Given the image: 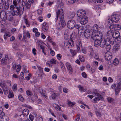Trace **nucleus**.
I'll return each mask as SVG.
<instances>
[{"mask_svg":"<svg viewBox=\"0 0 121 121\" xmlns=\"http://www.w3.org/2000/svg\"><path fill=\"white\" fill-rule=\"evenodd\" d=\"M29 110L27 109H24L22 111V113L24 116H26L29 114Z\"/></svg>","mask_w":121,"mask_h":121,"instance_id":"25","label":"nucleus"},{"mask_svg":"<svg viewBox=\"0 0 121 121\" xmlns=\"http://www.w3.org/2000/svg\"><path fill=\"white\" fill-rule=\"evenodd\" d=\"M105 49L107 51H109L111 48V46L110 45H106L105 46Z\"/></svg>","mask_w":121,"mask_h":121,"instance_id":"51","label":"nucleus"},{"mask_svg":"<svg viewBox=\"0 0 121 121\" xmlns=\"http://www.w3.org/2000/svg\"><path fill=\"white\" fill-rule=\"evenodd\" d=\"M50 63L52 64H55L56 63V60L53 58L50 61Z\"/></svg>","mask_w":121,"mask_h":121,"instance_id":"46","label":"nucleus"},{"mask_svg":"<svg viewBox=\"0 0 121 121\" xmlns=\"http://www.w3.org/2000/svg\"><path fill=\"white\" fill-rule=\"evenodd\" d=\"M9 119L8 117L3 115L1 117V121H9Z\"/></svg>","mask_w":121,"mask_h":121,"instance_id":"26","label":"nucleus"},{"mask_svg":"<svg viewBox=\"0 0 121 121\" xmlns=\"http://www.w3.org/2000/svg\"><path fill=\"white\" fill-rule=\"evenodd\" d=\"M16 7H17V6H14L13 5H11L10 7V9L11 10L13 11V12L15 9V8Z\"/></svg>","mask_w":121,"mask_h":121,"instance_id":"47","label":"nucleus"},{"mask_svg":"<svg viewBox=\"0 0 121 121\" xmlns=\"http://www.w3.org/2000/svg\"><path fill=\"white\" fill-rule=\"evenodd\" d=\"M7 18L8 21H10L13 19V17L11 15H9L8 14L7 15Z\"/></svg>","mask_w":121,"mask_h":121,"instance_id":"39","label":"nucleus"},{"mask_svg":"<svg viewBox=\"0 0 121 121\" xmlns=\"http://www.w3.org/2000/svg\"><path fill=\"white\" fill-rule=\"evenodd\" d=\"M95 113L96 116L98 117H100L102 116V114L100 112V110L97 112H96Z\"/></svg>","mask_w":121,"mask_h":121,"instance_id":"44","label":"nucleus"},{"mask_svg":"<svg viewBox=\"0 0 121 121\" xmlns=\"http://www.w3.org/2000/svg\"><path fill=\"white\" fill-rule=\"evenodd\" d=\"M24 21L27 27H29L30 26L29 22L26 19H25Z\"/></svg>","mask_w":121,"mask_h":121,"instance_id":"50","label":"nucleus"},{"mask_svg":"<svg viewBox=\"0 0 121 121\" xmlns=\"http://www.w3.org/2000/svg\"><path fill=\"white\" fill-rule=\"evenodd\" d=\"M86 14V12L83 10H79L77 11V15L80 17H83Z\"/></svg>","mask_w":121,"mask_h":121,"instance_id":"9","label":"nucleus"},{"mask_svg":"<svg viewBox=\"0 0 121 121\" xmlns=\"http://www.w3.org/2000/svg\"><path fill=\"white\" fill-rule=\"evenodd\" d=\"M120 49V47L118 45H117L114 48V50L115 51V52L118 51Z\"/></svg>","mask_w":121,"mask_h":121,"instance_id":"48","label":"nucleus"},{"mask_svg":"<svg viewBox=\"0 0 121 121\" xmlns=\"http://www.w3.org/2000/svg\"><path fill=\"white\" fill-rule=\"evenodd\" d=\"M113 31L112 30H108L107 34V39H112Z\"/></svg>","mask_w":121,"mask_h":121,"instance_id":"16","label":"nucleus"},{"mask_svg":"<svg viewBox=\"0 0 121 121\" xmlns=\"http://www.w3.org/2000/svg\"><path fill=\"white\" fill-rule=\"evenodd\" d=\"M93 92L95 95L97 96V97L95 98L94 99L95 101H98L99 100L102 99L103 98L102 96L97 92V90H95Z\"/></svg>","mask_w":121,"mask_h":121,"instance_id":"8","label":"nucleus"},{"mask_svg":"<svg viewBox=\"0 0 121 121\" xmlns=\"http://www.w3.org/2000/svg\"><path fill=\"white\" fill-rule=\"evenodd\" d=\"M98 3H100L103 2V0H88L89 3L94 4L96 3V1Z\"/></svg>","mask_w":121,"mask_h":121,"instance_id":"24","label":"nucleus"},{"mask_svg":"<svg viewBox=\"0 0 121 121\" xmlns=\"http://www.w3.org/2000/svg\"><path fill=\"white\" fill-rule=\"evenodd\" d=\"M120 85V84H113L111 86L112 88H114L117 86L115 90L116 95H117L119 92L120 90H121Z\"/></svg>","mask_w":121,"mask_h":121,"instance_id":"6","label":"nucleus"},{"mask_svg":"<svg viewBox=\"0 0 121 121\" xmlns=\"http://www.w3.org/2000/svg\"><path fill=\"white\" fill-rule=\"evenodd\" d=\"M105 39H103L101 40V41L100 42V47L103 48L106 45L105 43Z\"/></svg>","mask_w":121,"mask_h":121,"instance_id":"23","label":"nucleus"},{"mask_svg":"<svg viewBox=\"0 0 121 121\" xmlns=\"http://www.w3.org/2000/svg\"><path fill=\"white\" fill-rule=\"evenodd\" d=\"M54 106H55L56 109L57 111H60L61 109V107L57 104H53Z\"/></svg>","mask_w":121,"mask_h":121,"instance_id":"36","label":"nucleus"},{"mask_svg":"<svg viewBox=\"0 0 121 121\" xmlns=\"http://www.w3.org/2000/svg\"><path fill=\"white\" fill-rule=\"evenodd\" d=\"M111 39H107V40H106V39H105V44L106 45H110V40Z\"/></svg>","mask_w":121,"mask_h":121,"instance_id":"42","label":"nucleus"},{"mask_svg":"<svg viewBox=\"0 0 121 121\" xmlns=\"http://www.w3.org/2000/svg\"><path fill=\"white\" fill-rule=\"evenodd\" d=\"M11 58L8 57L7 55H6L4 58L1 60V64L4 65L9 64L10 62L9 60Z\"/></svg>","mask_w":121,"mask_h":121,"instance_id":"7","label":"nucleus"},{"mask_svg":"<svg viewBox=\"0 0 121 121\" xmlns=\"http://www.w3.org/2000/svg\"><path fill=\"white\" fill-rule=\"evenodd\" d=\"M49 28L48 26L46 24V22H44L43 24L42 30L44 31H46L48 30Z\"/></svg>","mask_w":121,"mask_h":121,"instance_id":"19","label":"nucleus"},{"mask_svg":"<svg viewBox=\"0 0 121 121\" xmlns=\"http://www.w3.org/2000/svg\"><path fill=\"white\" fill-rule=\"evenodd\" d=\"M17 86L16 84H14L12 87L13 91H15L17 90Z\"/></svg>","mask_w":121,"mask_h":121,"instance_id":"56","label":"nucleus"},{"mask_svg":"<svg viewBox=\"0 0 121 121\" xmlns=\"http://www.w3.org/2000/svg\"><path fill=\"white\" fill-rule=\"evenodd\" d=\"M107 101L111 103L113 101L114 99L111 97H108L107 98Z\"/></svg>","mask_w":121,"mask_h":121,"instance_id":"52","label":"nucleus"},{"mask_svg":"<svg viewBox=\"0 0 121 121\" xmlns=\"http://www.w3.org/2000/svg\"><path fill=\"white\" fill-rule=\"evenodd\" d=\"M75 104V102H72L70 101H69L68 103V105L70 107L73 106Z\"/></svg>","mask_w":121,"mask_h":121,"instance_id":"35","label":"nucleus"},{"mask_svg":"<svg viewBox=\"0 0 121 121\" xmlns=\"http://www.w3.org/2000/svg\"><path fill=\"white\" fill-rule=\"evenodd\" d=\"M112 58V54L111 53L109 52L105 53V58L106 60H109L111 59Z\"/></svg>","mask_w":121,"mask_h":121,"instance_id":"14","label":"nucleus"},{"mask_svg":"<svg viewBox=\"0 0 121 121\" xmlns=\"http://www.w3.org/2000/svg\"><path fill=\"white\" fill-rule=\"evenodd\" d=\"M115 42L117 43H119L121 42V37L119 36L117 38L114 39Z\"/></svg>","mask_w":121,"mask_h":121,"instance_id":"34","label":"nucleus"},{"mask_svg":"<svg viewBox=\"0 0 121 121\" xmlns=\"http://www.w3.org/2000/svg\"><path fill=\"white\" fill-rule=\"evenodd\" d=\"M18 98L19 100L22 102H23L24 101L23 97L21 95H19Z\"/></svg>","mask_w":121,"mask_h":121,"instance_id":"49","label":"nucleus"},{"mask_svg":"<svg viewBox=\"0 0 121 121\" xmlns=\"http://www.w3.org/2000/svg\"><path fill=\"white\" fill-rule=\"evenodd\" d=\"M84 37L87 39L89 38L90 36L91 33L89 29H86L84 33Z\"/></svg>","mask_w":121,"mask_h":121,"instance_id":"15","label":"nucleus"},{"mask_svg":"<svg viewBox=\"0 0 121 121\" xmlns=\"http://www.w3.org/2000/svg\"><path fill=\"white\" fill-rule=\"evenodd\" d=\"M77 116L76 117V118L75 119V120L76 121H78L80 118V114H77Z\"/></svg>","mask_w":121,"mask_h":121,"instance_id":"53","label":"nucleus"},{"mask_svg":"<svg viewBox=\"0 0 121 121\" xmlns=\"http://www.w3.org/2000/svg\"><path fill=\"white\" fill-rule=\"evenodd\" d=\"M56 20L59 18L60 20L64 19V11L62 9H58L56 12Z\"/></svg>","mask_w":121,"mask_h":121,"instance_id":"2","label":"nucleus"},{"mask_svg":"<svg viewBox=\"0 0 121 121\" xmlns=\"http://www.w3.org/2000/svg\"><path fill=\"white\" fill-rule=\"evenodd\" d=\"M75 24V21L73 20H71L68 22L67 26L69 29H72L74 27Z\"/></svg>","mask_w":121,"mask_h":121,"instance_id":"5","label":"nucleus"},{"mask_svg":"<svg viewBox=\"0 0 121 121\" xmlns=\"http://www.w3.org/2000/svg\"><path fill=\"white\" fill-rule=\"evenodd\" d=\"M75 14V13L74 12H70L67 14V17L69 19L72 18L74 17Z\"/></svg>","mask_w":121,"mask_h":121,"instance_id":"18","label":"nucleus"},{"mask_svg":"<svg viewBox=\"0 0 121 121\" xmlns=\"http://www.w3.org/2000/svg\"><path fill=\"white\" fill-rule=\"evenodd\" d=\"M94 58L95 59L97 60H99V56L96 53H95L94 54Z\"/></svg>","mask_w":121,"mask_h":121,"instance_id":"40","label":"nucleus"},{"mask_svg":"<svg viewBox=\"0 0 121 121\" xmlns=\"http://www.w3.org/2000/svg\"><path fill=\"white\" fill-rule=\"evenodd\" d=\"M22 106L26 108H28L29 109H31V107L29 105L26 104H22Z\"/></svg>","mask_w":121,"mask_h":121,"instance_id":"54","label":"nucleus"},{"mask_svg":"<svg viewBox=\"0 0 121 121\" xmlns=\"http://www.w3.org/2000/svg\"><path fill=\"white\" fill-rule=\"evenodd\" d=\"M103 35L102 34H99L93 32L91 35V38L92 39L95 40H100L102 37Z\"/></svg>","mask_w":121,"mask_h":121,"instance_id":"3","label":"nucleus"},{"mask_svg":"<svg viewBox=\"0 0 121 121\" xmlns=\"http://www.w3.org/2000/svg\"><path fill=\"white\" fill-rule=\"evenodd\" d=\"M118 63L119 60L117 58H115L113 62V63L114 65H117L118 64Z\"/></svg>","mask_w":121,"mask_h":121,"instance_id":"38","label":"nucleus"},{"mask_svg":"<svg viewBox=\"0 0 121 121\" xmlns=\"http://www.w3.org/2000/svg\"><path fill=\"white\" fill-rule=\"evenodd\" d=\"M31 3H32L31 2V1H30V0H28L27 3V4L26 7V9H29Z\"/></svg>","mask_w":121,"mask_h":121,"instance_id":"31","label":"nucleus"},{"mask_svg":"<svg viewBox=\"0 0 121 121\" xmlns=\"http://www.w3.org/2000/svg\"><path fill=\"white\" fill-rule=\"evenodd\" d=\"M113 36V39H115L117 38L120 36V34L118 31H114Z\"/></svg>","mask_w":121,"mask_h":121,"instance_id":"21","label":"nucleus"},{"mask_svg":"<svg viewBox=\"0 0 121 121\" xmlns=\"http://www.w3.org/2000/svg\"><path fill=\"white\" fill-rule=\"evenodd\" d=\"M100 40H94V44L95 46H98L100 45Z\"/></svg>","mask_w":121,"mask_h":121,"instance_id":"29","label":"nucleus"},{"mask_svg":"<svg viewBox=\"0 0 121 121\" xmlns=\"http://www.w3.org/2000/svg\"><path fill=\"white\" fill-rule=\"evenodd\" d=\"M43 70L37 71L36 73V74L38 76V77H41L43 74Z\"/></svg>","mask_w":121,"mask_h":121,"instance_id":"30","label":"nucleus"},{"mask_svg":"<svg viewBox=\"0 0 121 121\" xmlns=\"http://www.w3.org/2000/svg\"><path fill=\"white\" fill-rule=\"evenodd\" d=\"M82 52L84 54H85L86 53V49L84 48H82L81 49Z\"/></svg>","mask_w":121,"mask_h":121,"instance_id":"64","label":"nucleus"},{"mask_svg":"<svg viewBox=\"0 0 121 121\" xmlns=\"http://www.w3.org/2000/svg\"><path fill=\"white\" fill-rule=\"evenodd\" d=\"M4 115V113L3 112V109L2 107H0V115L2 116Z\"/></svg>","mask_w":121,"mask_h":121,"instance_id":"57","label":"nucleus"},{"mask_svg":"<svg viewBox=\"0 0 121 121\" xmlns=\"http://www.w3.org/2000/svg\"><path fill=\"white\" fill-rule=\"evenodd\" d=\"M15 8L13 13H12V15L13 16L15 15H20L21 14L22 12L24 10V7L22 5H20L19 7H17Z\"/></svg>","mask_w":121,"mask_h":121,"instance_id":"1","label":"nucleus"},{"mask_svg":"<svg viewBox=\"0 0 121 121\" xmlns=\"http://www.w3.org/2000/svg\"><path fill=\"white\" fill-rule=\"evenodd\" d=\"M67 68L69 70V73L70 74H72L73 73V69L71 66Z\"/></svg>","mask_w":121,"mask_h":121,"instance_id":"41","label":"nucleus"},{"mask_svg":"<svg viewBox=\"0 0 121 121\" xmlns=\"http://www.w3.org/2000/svg\"><path fill=\"white\" fill-rule=\"evenodd\" d=\"M66 25V24L64 19L60 20L59 23L57 25V28L58 30H60L64 27Z\"/></svg>","mask_w":121,"mask_h":121,"instance_id":"4","label":"nucleus"},{"mask_svg":"<svg viewBox=\"0 0 121 121\" xmlns=\"http://www.w3.org/2000/svg\"><path fill=\"white\" fill-rule=\"evenodd\" d=\"M7 14H6L5 13H4L3 14V15H1V13L0 14V17H1V18H2L3 19V20L4 21H5L7 19Z\"/></svg>","mask_w":121,"mask_h":121,"instance_id":"27","label":"nucleus"},{"mask_svg":"<svg viewBox=\"0 0 121 121\" xmlns=\"http://www.w3.org/2000/svg\"><path fill=\"white\" fill-rule=\"evenodd\" d=\"M91 52L90 54V55L92 56L94 55V51L93 49L92 48L90 49Z\"/></svg>","mask_w":121,"mask_h":121,"instance_id":"60","label":"nucleus"},{"mask_svg":"<svg viewBox=\"0 0 121 121\" xmlns=\"http://www.w3.org/2000/svg\"><path fill=\"white\" fill-rule=\"evenodd\" d=\"M27 2V0H22V5L24 7L25 5H26V3Z\"/></svg>","mask_w":121,"mask_h":121,"instance_id":"55","label":"nucleus"},{"mask_svg":"<svg viewBox=\"0 0 121 121\" xmlns=\"http://www.w3.org/2000/svg\"><path fill=\"white\" fill-rule=\"evenodd\" d=\"M57 96V94L55 93H53L51 96V97L53 99H55Z\"/></svg>","mask_w":121,"mask_h":121,"instance_id":"43","label":"nucleus"},{"mask_svg":"<svg viewBox=\"0 0 121 121\" xmlns=\"http://www.w3.org/2000/svg\"><path fill=\"white\" fill-rule=\"evenodd\" d=\"M0 85L3 88L4 94L5 95L8 94V89L6 86L5 84H0Z\"/></svg>","mask_w":121,"mask_h":121,"instance_id":"12","label":"nucleus"},{"mask_svg":"<svg viewBox=\"0 0 121 121\" xmlns=\"http://www.w3.org/2000/svg\"><path fill=\"white\" fill-rule=\"evenodd\" d=\"M78 87L79 88V90L81 91L85 92L86 90L84 89L83 87L82 86L80 85L78 86Z\"/></svg>","mask_w":121,"mask_h":121,"instance_id":"37","label":"nucleus"},{"mask_svg":"<svg viewBox=\"0 0 121 121\" xmlns=\"http://www.w3.org/2000/svg\"><path fill=\"white\" fill-rule=\"evenodd\" d=\"M76 48L77 49V51L79 52H80L81 51L80 49L81 47H82V44L81 43H79L76 45Z\"/></svg>","mask_w":121,"mask_h":121,"instance_id":"28","label":"nucleus"},{"mask_svg":"<svg viewBox=\"0 0 121 121\" xmlns=\"http://www.w3.org/2000/svg\"><path fill=\"white\" fill-rule=\"evenodd\" d=\"M98 30L99 27L98 25L96 24L94 25L93 26V30L96 32H97Z\"/></svg>","mask_w":121,"mask_h":121,"instance_id":"33","label":"nucleus"},{"mask_svg":"<svg viewBox=\"0 0 121 121\" xmlns=\"http://www.w3.org/2000/svg\"><path fill=\"white\" fill-rule=\"evenodd\" d=\"M73 42L72 39H69L67 43L68 45V48H70L73 47Z\"/></svg>","mask_w":121,"mask_h":121,"instance_id":"20","label":"nucleus"},{"mask_svg":"<svg viewBox=\"0 0 121 121\" xmlns=\"http://www.w3.org/2000/svg\"><path fill=\"white\" fill-rule=\"evenodd\" d=\"M21 66L19 65H18L17 66V69L16 71L17 72H18L20 70Z\"/></svg>","mask_w":121,"mask_h":121,"instance_id":"61","label":"nucleus"},{"mask_svg":"<svg viewBox=\"0 0 121 121\" xmlns=\"http://www.w3.org/2000/svg\"><path fill=\"white\" fill-rule=\"evenodd\" d=\"M82 76L84 78H86L87 77V75L85 72H82Z\"/></svg>","mask_w":121,"mask_h":121,"instance_id":"58","label":"nucleus"},{"mask_svg":"<svg viewBox=\"0 0 121 121\" xmlns=\"http://www.w3.org/2000/svg\"><path fill=\"white\" fill-rule=\"evenodd\" d=\"M9 4L6 3L5 1L4 0L3 4L1 5L2 6H0V9H4L5 10H8L9 8Z\"/></svg>","mask_w":121,"mask_h":121,"instance_id":"13","label":"nucleus"},{"mask_svg":"<svg viewBox=\"0 0 121 121\" xmlns=\"http://www.w3.org/2000/svg\"><path fill=\"white\" fill-rule=\"evenodd\" d=\"M27 95L29 96H31L32 95V93L29 91H26Z\"/></svg>","mask_w":121,"mask_h":121,"instance_id":"59","label":"nucleus"},{"mask_svg":"<svg viewBox=\"0 0 121 121\" xmlns=\"http://www.w3.org/2000/svg\"><path fill=\"white\" fill-rule=\"evenodd\" d=\"M88 21V19L87 18L85 17L81 19L80 22L81 24L84 25L87 23Z\"/></svg>","mask_w":121,"mask_h":121,"instance_id":"17","label":"nucleus"},{"mask_svg":"<svg viewBox=\"0 0 121 121\" xmlns=\"http://www.w3.org/2000/svg\"><path fill=\"white\" fill-rule=\"evenodd\" d=\"M120 17V16L117 14H115L112 15L111 18L113 22H117L118 21Z\"/></svg>","mask_w":121,"mask_h":121,"instance_id":"10","label":"nucleus"},{"mask_svg":"<svg viewBox=\"0 0 121 121\" xmlns=\"http://www.w3.org/2000/svg\"><path fill=\"white\" fill-rule=\"evenodd\" d=\"M9 95H8L9 98H11L14 96V95L12 91L11 90H9Z\"/></svg>","mask_w":121,"mask_h":121,"instance_id":"32","label":"nucleus"},{"mask_svg":"<svg viewBox=\"0 0 121 121\" xmlns=\"http://www.w3.org/2000/svg\"><path fill=\"white\" fill-rule=\"evenodd\" d=\"M85 30V28L84 27L82 26H80L79 29H78L79 31H84Z\"/></svg>","mask_w":121,"mask_h":121,"instance_id":"63","label":"nucleus"},{"mask_svg":"<svg viewBox=\"0 0 121 121\" xmlns=\"http://www.w3.org/2000/svg\"><path fill=\"white\" fill-rule=\"evenodd\" d=\"M40 92L42 95L44 97L46 98L47 97L45 94V91H43L42 89L40 90Z\"/></svg>","mask_w":121,"mask_h":121,"instance_id":"45","label":"nucleus"},{"mask_svg":"<svg viewBox=\"0 0 121 121\" xmlns=\"http://www.w3.org/2000/svg\"><path fill=\"white\" fill-rule=\"evenodd\" d=\"M12 65L13 66L12 69L14 71L16 69V65L15 64H13V63L12 64Z\"/></svg>","mask_w":121,"mask_h":121,"instance_id":"62","label":"nucleus"},{"mask_svg":"<svg viewBox=\"0 0 121 121\" xmlns=\"http://www.w3.org/2000/svg\"><path fill=\"white\" fill-rule=\"evenodd\" d=\"M70 51L72 55V56L73 57L77 54L78 52V51L77 50H73L72 49H70Z\"/></svg>","mask_w":121,"mask_h":121,"instance_id":"22","label":"nucleus"},{"mask_svg":"<svg viewBox=\"0 0 121 121\" xmlns=\"http://www.w3.org/2000/svg\"><path fill=\"white\" fill-rule=\"evenodd\" d=\"M121 26L119 25L116 24H112L109 26V28L110 30L114 31L116 30V28H120Z\"/></svg>","mask_w":121,"mask_h":121,"instance_id":"11","label":"nucleus"}]
</instances>
